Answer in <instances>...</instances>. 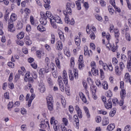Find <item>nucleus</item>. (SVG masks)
Returning a JSON list of instances; mask_svg holds the SVG:
<instances>
[{
  "label": "nucleus",
  "instance_id": "nucleus-44",
  "mask_svg": "<svg viewBox=\"0 0 131 131\" xmlns=\"http://www.w3.org/2000/svg\"><path fill=\"white\" fill-rule=\"evenodd\" d=\"M25 12L26 13V14H27L26 17L28 18V15H29V14H30V9L26 8L25 9Z\"/></svg>",
  "mask_w": 131,
  "mask_h": 131
},
{
  "label": "nucleus",
  "instance_id": "nucleus-31",
  "mask_svg": "<svg viewBox=\"0 0 131 131\" xmlns=\"http://www.w3.org/2000/svg\"><path fill=\"white\" fill-rule=\"evenodd\" d=\"M25 35V34L23 32H20L17 35V38L18 39H22V38H24V36Z\"/></svg>",
  "mask_w": 131,
  "mask_h": 131
},
{
  "label": "nucleus",
  "instance_id": "nucleus-50",
  "mask_svg": "<svg viewBox=\"0 0 131 131\" xmlns=\"http://www.w3.org/2000/svg\"><path fill=\"white\" fill-rule=\"evenodd\" d=\"M112 63L113 65H116L117 63H118V60H117V58L114 57L113 58Z\"/></svg>",
  "mask_w": 131,
  "mask_h": 131
},
{
  "label": "nucleus",
  "instance_id": "nucleus-4",
  "mask_svg": "<svg viewBox=\"0 0 131 131\" xmlns=\"http://www.w3.org/2000/svg\"><path fill=\"white\" fill-rule=\"evenodd\" d=\"M106 38L108 41V43L106 45V48H108L109 50H111L112 52H116V50H117V47H116L114 44L112 45L109 42V40L111 39V35H110L109 34L106 35Z\"/></svg>",
  "mask_w": 131,
  "mask_h": 131
},
{
  "label": "nucleus",
  "instance_id": "nucleus-3",
  "mask_svg": "<svg viewBox=\"0 0 131 131\" xmlns=\"http://www.w3.org/2000/svg\"><path fill=\"white\" fill-rule=\"evenodd\" d=\"M50 23L51 26L54 28V29H57V24L56 23L63 24V21H62V19H61V17H60V16H55L50 20Z\"/></svg>",
  "mask_w": 131,
  "mask_h": 131
},
{
  "label": "nucleus",
  "instance_id": "nucleus-21",
  "mask_svg": "<svg viewBox=\"0 0 131 131\" xmlns=\"http://www.w3.org/2000/svg\"><path fill=\"white\" fill-rule=\"evenodd\" d=\"M73 119L75 121V124L76 126H78L79 125V120L78 119V116L77 115H75L73 117Z\"/></svg>",
  "mask_w": 131,
  "mask_h": 131
},
{
  "label": "nucleus",
  "instance_id": "nucleus-60",
  "mask_svg": "<svg viewBox=\"0 0 131 131\" xmlns=\"http://www.w3.org/2000/svg\"><path fill=\"white\" fill-rule=\"evenodd\" d=\"M96 121L97 123H100V121H102V118L100 116H98L96 118Z\"/></svg>",
  "mask_w": 131,
  "mask_h": 131
},
{
  "label": "nucleus",
  "instance_id": "nucleus-8",
  "mask_svg": "<svg viewBox=\"0 0 131 131\" xmlns=\"http://www.w3.org/2000/svg\"><path fill=\"white\" fill-rule=\"evenodd\" d=\"M24 80L25 81H26V82H27V81H28L29 83H33L34 80H33V78L32 77H30V72H28L25 74Z\"/></svg>",
  "mask_w": 131,
  "mask_h": 131
},
{
  "label": "nucleus",
  "instance_id": "nucleus-26",
  "mask_svg": "<svg viewBox=\"0 0 131 131\" xmlns=\"http://www.w3.org/2000/svg\"><path fill=\"white\" fill-rule=\"evenodd\" d=\"M83 110L84 111L85 113L86 114V116L88 118H90L91 117V114L89 113V108L86 106L83 107Z\"/></svg>",
  "mask_w": 131,
  "mask_h": 131
},
{
  "label": "nucleus",
  "instance_id": "nucleus-19",
  "mask_svg": "<svg viewBox=\"0 0 131 131\" xmlns=\"http://www.w3.org/2000/svg\"><path fill=\"white\" fill-rule=\"evenodd\" d=\"M45 16L47 17V18H48V19H50V20H52V19L53 18L54 16H53V14H52V12L49 11H47L45 14Z\"/></svg>",
  "mask_w": 131,
  "mask_h": 131
},
{
  "label": "nucleus",
  "instance_id": "nucleus-59",
  "mask_svg": "<svg viewBox=\"0 0 131 131\" xmlns=\"http://www.w3.org/2000/svg\"><path fill=\"white\" fill-rule=\"evenodd\" d=\"M30 20L32 25H34V17H33L32 16H31L30 17Z\"/></svg>",
  "mask_w": 131,
  "mask_h": 131
},
{
  "label": "nucleus",
  "instance_id": "nucleus-11",
  "mask_svg": "<svg viewBox=\"0 0 131 131\" xmlns=\"http://www.w3.org/2000/svg\"><path fill=\"white\" fill-rule=\"evenodd\" d=\"M75 110L78 114L79 118H82V112L81 111V109L80 108L79 106L75 105Z\"/></svg>",
  "mask_w": 131,
  "mask_h": 131
},
{
  "label": "nucleus",
  "instance_id": "nucleus-52",
  "mask_svg": "<svg viewBox=\"0 0 131 131\" xmlns=\"http://www.w3.org/2000/svg\"><path fill=\"white\" fill-rule=\"evenodd\" d=\"M91 66L92 69H94L97 68V66L96 65V62H95V61L91 62Z\"/></svg>",
  "mask_w": 131,
  "mask_h": 131
},
{
  "label": "nucleus",
  "instance_id": "nucleus-57",
  "mask_svg": "<svg viewBox=\"0 0 131 131\" xmlns=\"http://www.w3.org/2000/svg\"><path fill=\"white\" fill-rule=\"evenodd\" d=\"M95 82L96 83V85H97V86H98L99 88H101V86H102V84H101V81H100V80H97Z\"/></svg>",
  "mask_w": 131,
  "mask_h": 131
},
{
  "label": "nucleus",
  "instance_id": "nucleus-38",
  "mask_svg": "<svg viewBox=\"0 0 131 131\" xmlns=\"http://www.w3.org/2000/svg\"><path fill=\"white\" fill-rule=\"evenodd\" d=\"M75 42L76 46H77V47H79V46H80V39L79 38H75Z\"/></svg>",
  "mask_w": 131,
  "mask_h": 131
},
{
  "label": "nucleus",
  "instance_id": "nucleus-2",
  "mask_svg": "<svg viewBox=\"0 0 131 131\" xmlns=\"http://www.w3.org/2000/svg\"><path fill=\"white\" fill-rule=\"evenodd\" d=\"M63 81L64 84L63 83ZM57 82H58L60 91L63 93L64 92V84L66 86H68V76L67 75V72L66 70H63L62 72V76H58Z\"/></svg>",
  "mask_w": 131,
  "mask_h": 131
},
{
  "label": "nucleus",
  "instance_id": "nucleus-28",
  "mask_svg": "<svg viewBox=\"0 0 131 131\" xmlns=\"http://www.w3.org/2000/svg\"><path fill=\"white\" fill-rule=\"evenodd\" d=\"M115 128V124H110L107 127V130H113Z\"/></svg>",
  "mask_w": 131,
  "mask_h": 131
},
{
  "label": "nucleus",
  "instance_id": "nucleus-9",
  "mask_svg": "<svg viewBox=\"0 0 131 131\" xmlns=\"http://www.w3.org/2000/svg\"><path fill=\"white\" fill-rule=\"evenodd\" d=\"M128 60L127 63V68L129 72H131V51L129 50L127 52Z\"/></svg>",
  "mask_w": 131,
  "mask_h": 131
},
{
  "label": "nucleus",
  "instance_id": "nucleus-23",
  "mask_svg": "<svg viewBox=\"0 0 131 131\" xmlns=\"http://www.w3.org/2000/svg\"><path fill=\"white\" fill-rule=\"evenodd\" d=\"M47 107L49 111H53L54 110V104L53 102L47 103Z\"/></svg>",
  "mask_w": 131,
  "mask_h": 131
},
{
  "label": "nucleus",
  "instance_id": "nucleus-22",
  "mask_svg": "<svg viewBox=\"0 0 131 131\" xmlns=\"http://www.w3.org/2000/svg\"><path fill=\"white\" fill-rule=\"evenodd\" d=\"M40 127L42 128H43L44 129H50V123H48V124H45L43 122L42 123H41L40 124Z\"/></svg>",
  "mask_w": 131,
  "mask_h": 131
},
{
  "label": "nucleus",
  "instance_id": "nucleus-41",
  "mask_svg": "<svg viewBox=\"0 0 131 131\" xmlns=\"http://www.w3.org/2000/svg\"><path fill=\"white\" fill-rule=\"evenodd\" d=\"M78 65V68L80 70H82V69H83L84 68V64H83V62H79Z\"/></svg>",
  "mask_w": 131,
  "mask_h": 131
},
{
  "label": "nucleus",
  "instance_id": "nucleus-24",
  "mask_svg": "<svg viewBox=\"0 0 131 131\" xmlns=\"http://www.w3.org/2000/svg\"><path fill=\"white\" fill-rule=\"evenodd\" d=\"M102 124L103 126L109 124V119H108V117H105L104 119H103Z\"/></svg>",
  "mask_w": 131,
  "mask_h": 131
},
{
  "label": "nucleus",
  "instance_id": "nucleus-16",
  "mask_svg": "<svg viewBox=\"0 0 131 131\" xmlns=\"http://www.w3.org/2000/svg\"><path fill=\"white\" fill-rule=\"evenodd\" d=\"M84 56H89V57H91L92 55H93V52L92 50H88V47L84 48Z\"/></svg>",
  "mask_w": 131,
  "mask_h": 131
},
{
  "label": "nucleus",
  "instance_id": "nucleus-6",
  "mask_svg": "<svg viewBox=\"0 0 131 131\" xmlns=\"http://www.w3.org/2000/svg\"><path fill=\"white\" fill-rule=\"evenodd\" d=\"M41 18L39 19L40 23L42 25H47L48 23V18L46 16V13L44 12H40Z\"/></svg>",
  "mask_w": 131,
  "mask_h": 131
},
{
  "label": "nucleus",
  "instance_id": "nucleus-1",
  "mask_svg": "<svg viewBox=\"0 0 131 131\" xmlns=\"http://www.w3.org/2000/svg\"><path fill=\"white\" fill-rule=\"evenodd\" d=\"M71 8H75V4L74 3H68L67 4V11H63V14L65 16L64 21L67 24H70L71 25H74V19L73 18L72 19L71 21L68 16V14L70 15L71 14L72 11L71 10Z\"/></svg>",
  "mask_w": 131,
  "mask_h": 131
},
{
  "label": "nucleus",
  "instance_id": "nucleus-49",
  "mask_svg": "<svg viewBox=\"0 0 131 131\" xmlns=\"http://www.w3.org/2000/svg\"><path fill=\"white\" fill-rule=\"evenodd\" d=\"M31 74L34 79H36V78H37V74H36V72H33Z\"/></svg>",
  "mask_w": 131,
  "mask_h": 131
},
{
  "label": "nucleus",
  "instance_id": "nucleus-27",
  "mask_svg": "<svg viewBox=\"0 0 131 131\" xmlns=\"http://www.w3.org/2000/svg\"><path fill=\"white\" fill-rule=\"evenodd\" d=\"M115 37L116 38L117 40L118 41V38H119V35L120 34L119 33V30L118 29L114 30Z\"/></svg>",
  "mask_w": 131,
  "mask_h": 131
},
{
  "label": "nucleus",
  "instance_id": "nucleus-20",
  "mask_svg": "<svg viewBox=\"0 0 131 131\" xmlns=\"http://www.w3.org/2000/svg\"><path fill=\"white\" fill-rule=\"evenodd\" d=\"M122 70L120 68H119V67L118 66H116L115 67V72L116 74L117 75H121V72H122Z\"/></svg>",
  "mask_w": 131,
  "mask_h": 131
},
{
  "label": "nucleus",
  "instance_id": "nucleus-39",
  "mask_svg": "<svg viewBox=\"0 0 131 131\" xmlns=\"http://www.w3.org/2000/svg\"><path fill=\"white\" fill-rule=\"evenodd\" d=\"M102 86L104 90H108V83L106 81L103 82Z\"/></svg>",
  "mask_w": 131,
  "mask_h": 131
},
{
  "label": "nucleus",
  "instance_id": "nucleus-25",
  "mask_svg": "<svg viewBox=\"0 0 131 131\" xmlns=\"http://www.w3.org/2000/svg\"><path fill=\"white\" fill-rule=\"evenodd\" d=\"M37 30L40 31V32H43L44 31H46V28L45 27L42 26L41 25H39L37 27Z\"/></svg>",
  "mask_w": 131,
  "mask_h": 131
},
{
  "label": "nucleus",
  "instance_id": "nucleus-62",
  "mask_svg": "<svg viewBox=\"0 0 131 131\" xmlns=\"http://www.w3.org/2000/svg\"><path fill=\"white\" fill-rule=\"evenodd\" d=\"M124 130L125 131H129L130 130V125H127L125 128H124Z\"/></svg>",
  "mask_w": 131,
  "mask_h": 131
},
{
  "label": "nucleus",
  "instance_id": "nucleus-53",
  "mask_svg": "<svg viewBox=\"0 0 131 131\" xmlns=\"http://www.w3.org/2000/svg\"><path fill=\"white\" fill-rule=\"evenodd\" d=\"M81 2H79L78 1H76V5L77 7L78 10H80L81 9V6H80V3Z\"/></svg>",
  "mask_w": 131,
  "mask_h": 131
},
{
  "label": "nucleus",
  "instance_id": "nucleus-12",
  "mask_svg": "<svg viewBox=\"0 0 131 131\" xmlns=\"http://www.w3.org/2000/svg\"><path fill=\"white\" fill-rule=\"evenodd\" d=\"M38 86V90L40 93H41L42 94L45 93V92H46V85H45V84L43 83H39Z\"/></svg>",
  "mask_w": 131,
  "mask_h": 131
},
{
  "label": "nucleus",
  "instance_id": "nucleus-30",
  "mask_svg": "<svg viewBox=\"0 0 131 131\" xmlns=\"http://www.w3.org/2000/svg\"><path fill=\"white\" fill-rule=\"evenodd\" d=\"M46 100L47 101V103H53L54 102L53 99V96L51 95L47 96Z\"/></svg>",
  "mask_w": 131,
  "mask_h": 131
},
{
  "label": "nucleus",
  "instance_id": "nucleus-14",
  "mask_svg": "<svg viewBox=\"0 0 131 131\" xmlns=\"http://www.w3.org/2000/svg\"><path fill=\"white\" fill-rule=\"evenodd\" d=\"M106 109H111L112 108V101L111 98H110L106 103L104 104Z\"/></svg>",
  "mask_w": 131,
  "mask_h": 131
},
{
  "label": "nucleus",
  "instance_id": "nucleus-51",
  "mask_svg": "<svg viewBox=\"0 0 131 131\" xmlns=\"http://www.w3.org/2000/svg\"><path fill=\"white\" fill-rule=\"evenodd\" d=\"M62 131H67V128L65 127V125L64 124H61L60 126H59Z\"/></svg>",
  "mask_w": 131,
  "mask_h": 131
},
{
  "label": "nucleus",
  "instance_id": "nucleus-32",
  "mask_svg": "<svg viewBox=\"0 0 131 131\" xmlns=\"http://www.w3.org/2000/svg\"><path fill=\"white\" fill-rule=\"evenodd\" d=\"M126 95V91H125V90L123 89H122V90L120 92L121 99H124Z\"/></svg>",
  "mask_w": 131,
  "mask_h": 131
},
{
  "label": "nucleus",
  "instance_id": "nucleus-43",
  "mask_svg": "<svg viewBox=\"0 0 131 131\" xmlns=\"http://www.w3.org/2000/svg\"><path fill=\"white\" fill-rule=\"evenodd\" d=\"M55 63H56V66H57V67L58 68H60V60L59 59V58H55Z\"/></svg>",
  "mask_w": 131,
  "mask_h": 131
},
{
  "label": "nucleus",
  "instance_id": "nucleus-46",
  "mask_svg": "<svg viewBox=\"0 0 131 131\" xmlns=\"http://www.w3.org/2000/svg\"><path fill=\"white\" fill-rule=\"evenodd\" d=\"M64 55H66V56H67L68 57L71 56V54H70V51H69V50H64Z\"/></svg>",
  "mask_w": 131,
  "mask_h": 131
},
{
  "label": "nucleus",
  "instance_id": "nucleus-33",
  "mask_svg": "<svg viewBox=\"0 0 131 131\" xmlns=\"http://www.w3.org/2000/svg\"><path fill=\"white\" fill-rule=\"evenodd\" d=\"M50 41L51 43L52 44L55 43V41H56V38L55 37V35L53 33L51 34Z\"/></svg>",
  "mask_w": 131,
  "mask_h": 131
},
{
  "label": "nucleus",
  "instance_id": "nucleus-64",
  "mask_svg": "<svg viewBox=\"0 0 131 131\" xmlns=\"http://www.w3.org/2000/svg\"><path fill=\"white\" fill-rule=\"evenodd\" d=\"M26 30L28 32L31 31V26L27 25L26 27Z\"/></svg>",
  "mask_w": 131,
  "mask_h": 131
},
{
  "label": "nucleus",
  "instance_id": "nucleus-36",
  "mask_svg": "<svg viewBox=\"0 0 131 131\" xmlns=\"http://www.w3.org/2000/svg\"><path fill=\"white\" fill-rule=\"evenodd\" d=\"M10 15V12H8V10H6V13L4 16L5 21H8L9 19V16Z\"/></svg>",
  "mask_w": 131,
  "mask_h": 131
},
{
  "label": "nucleus",
  "instance_id": "nucleus-48",
  "mask_svg": "<svg viewBox=\"0 0 131 131\" xmlns=\"http://www.w3.org/2000/svg\"><path fill=\"white\" fill-rule=\"evenodd\" d=\"M100 5L101 7H106V2L104 0H100Z\"/></svg>",
  "mask_w": 131,
  "mask_h": 131
},
{
  "label": "nucleus",
  "instance_id": "nucleus-15",
  "mask_svg": "<svg viewBox=\"0 0 131 131\" xmlns=\"http://www.w3.org/2000/svg\"><path fill=\"white\" fill-rule=\"evenodd\" d=\"M56 47L57 51H62L63 50V43H62V41H58L56 44Z\"/></svg>",
  "mask_w": 131,
  "mask_h": 131
},
{
  "label": "nucleus",
  "instance_id": "nucleus-47",
  "mask_svg": "<svg viewBox=\"0 0 131 131\" xmlns=\"http://www.w3.org/2000/svg\"><path fill=\"white\" fill-rule=\"evenodd\" d=\"M62 122H63L64 125L67 126L68 124V119H67L66 118H62Z\"/></svg>",
  "mask_w": 131,
  "mask_h": 131
},
{
  "label": "nucleus",
  "instance_id": "nucleus-7",
  "mask_svg": "<svg viewBox=\"0 0 131 131\" xmlns=\"http://www.w3.org/2000/svg\"><path fill=\"white\" fill-rule=\"evenodd\" d=\"M50 123L53 125V128L55 131H58L59 129V122L58 121L55 120V117H52L50 119Z\"/></svg>",
  "mask_w": 131,
  "mask_h": 131
},
{
  "label": "nucleus",
  "instance_id": "nucleus-56",
  "mask_svg": "<svg viewBox=\"0 0 131 131\" xmlns=\"http://www.w3.org/2000/svg\"><path fill=\"white\" fill-rule=\"evenodd\" d=\"M90 48L93 51L96 50V45L94 43H90Z\"/></svg>",
  "mask_w": 131,
  "mask_h": 131
},
{
  "label": "nucleus",
  "instance_id": "nucleus-35",
  "mask_svg": "<svg viewBox=\"0 0 131 131\" xmlns=\"http://www.w3.org/2000/svg\"><path fill=\"white\" fill-rule=\"evenodd\" d=\"M75 64V62H74V57H72L70 59V67L72 68H73Z\"/></svg>",
  "mask_w": 131,
  "mask_h": 131
},
{
  "label": "nucleus",
  "instance_id": "nucleus-17",
  "mask_svg": "<svg viewBox=\"0 0 131 131\" xmlns=\"http://www.w3.org/2000/svg\"><path fill=\"white\" fill-rule=\"evenodd\" d=\"M8 31L10 32H14L15 31V28H14V25L13 23H9L8 22Z\"/></svg>",
  "mask_w": 131,
  "mask_h": 131
},
{
  "label": "nucleus",
  "instance_id": "nucleus-63",
  "mask_svg": "<svg viewBox=\"0 0 131 131\" xmlns=\"http://www.w3.org/2000/svg\"><path fill=\"white\" fill-rule=\"evenodd\" d=\"M127 5V7L129 9V10H131V4L129 2V1L128 0H126Z\"/></svg>",
  "mask_w": 131,
  "mask_h": 131
},
{
  "label": "nucleus",
  "instance_id": "nucleus-37",
  "mask_svg": "<svg viewBox=\"0 0 131 131\" xmlns=\"http://www.w3.org/2000/svg\"><path fill=\"white\" fill-rule=\"evenodd\" d=\"M116 113V110L114 109L111 110L110 113V116L111 117H113L115 115Z\"/></svg>",
  "mask_w": 131,
  "mask_h": 131
},
{
  "label": "nucleus",
  "instance_id": "nucleus-29",
  "mask_svg": "<svg viewBox=\"0 0 131 131\" xmlns=\"http://www.w3.org/2000/svg\"><path fill=\"white\" fill-rule=\"evenodd\" d=\"M91 71L92 72V74L94 76H97V75H99V70L97 69H92Z\"/></svg>",
  "mask_w": 131,
  "mask_h": 131
},
{
  "label": "nucleus",
  "instance_id": "nucleus-58",
  "mask_svg": "<svg viewBox=\"0 0 131 131\" xmlns=\"http://www.w3.org/2000/svg\"><path fill=\"white\" fill-rule=\"evenodd\" d=\"M8 66L11 68H14L15 64H14V63L10 61L8 63Z\"/></svg>",
  "mask_w": 131,
  "mask_h": 131
},
{
  "label": "nucleus",
  "instance_id": "nucleus-5",
  "mask_svg": "<svg viewBox=\"0 0 131 131\" xmlns=\"http://www.w3.org/2000/svg\"><path fill=\"white\" fill-rule=\"evenodd\" d=\"M73 73L72 72V70H70L69 71V76L70 78V80H71L72 81L74 80V76L75 78H78V70L74 69L73 70Z\"/></svg>",
  "mask_w": 131,
  "mask_h": 131
},
{
  "label": "nucleus",
  "instance_id": "nucleus-34",
  "mask_svg": "<svg viewBox=\"0 0 131 131\" xmlns=\"http://www.w3.org/2000/svg\"><path fill=\"white\" fill-rule=\"evenodd\" d=\"M125 37L126 40H128V41H130L131 38H130V35L129 34V33L126 32L125 33Z\"/></svg>",
  "mask_w": 131,
  "mask_h": 131
},
{
  "label": "nucleus",
  "instance_id": "nucleus-10",
  "mask_svg": "<svg viewBox=\"0 0 131 131\" xmlns=\"http://www.w3.org/2000/svg\"><path fill=\"white\" fill-rule=\"evenodd\" d=\"M55 67H56L55 64H54L53 62H51L50 63V68L51 69L53 76L55 78H57V77H58V73H57V71H55Z\"/></svg>",
  "mask_w": 131,
  "mask_h": 131
},
{
  "label": "nucleus",
  "instance_id": "nucleus-40",
  "mask_svg": "<svg viewBox=\"0 0 131 131\" xmlns=\"http://www.w3.org/2000/svg\"><path fill=\"white\" fill-rule=\"evenodd\" d=\"M43 69L45 73H49V72H50V67H49V65L45 66Z\"/></svg>",
  "mask_w": 131,
  "mask_h": 131
},
{
  "label": "nucleus",
  "instance_id": "nucleus-18",
  "mask_svg": "<svg viewBox=\"0 0 131 131\" xmlns=\"http://www.w3.org/2000/svg\"><path fill=\"white\" fill-rule=\"evenodd\" d=\"M24 25V21L23 20L18 21L16 26L17 29H22Z\"/></svg>",
  "mask_w": 131,
  "mask_h": 131
},
{
  "label": "nucleus",
  "instance_id": "nucleus-42",
  "mask_svg": "<svg viewBox=\"0 0 131 131\" xmlns=\"http://www.w3.org/2000/svg\"><path fill=\"white\" fill-rule=\"evenodd\" d=\"M119 67L120 69H121V71H123V69H124L125 66H124V63H123V62H120L119 63Z\"/></svg>",
  "mask_w": 131,
  "mask_h": 131
},
{
  "label": "nucleus",
  "instance_id": "nucleus-55",
  "mask_svg": "<svg viewBox=\"0 0 131 131\" xmlns=\"http://www.w3.org/2000/svg\"><path fill=\"white\" fill-rule=\"evenodd\" d=\"M59 38H60L61 40H62V41L65 40V36H64V34H63V33L59 34Z\"/></svg>",
  "mask_w": 131,
  "mask_h": 131
},
{
  "label": "nucleus",
  "instance_id": "nucleus-61",
  "mask_svg": "<svg viewBox=\"0 0 131 131\" xmlns=\"http://www.w3.org/2000/svg\"><path fill=\"white\" fill-rule=\"evenodd\" d=\"M45 63H46V65L50 64V58H49V57H46L45 58Z\"/></svg>",
  "mask_w": 131,
  "mask_h": 131
},
{
  "label": "nucleus",
  "instance_id": "nucleus-54",
  "mask_svg": "<svg viewBox=\"0 0 131 131\" xmlns=\"http://www.w3.org/2000/svg\"><path fill=\"white\" fill-rule=\"evenodd\" d=\"M69 111L71 114L73 113V111H74V108L73 107V106L72 105H70L69 106Z\"/></svg>",
  "mask_w": 131,
  "mask_h": 131
},
{
  "label": "nucleus",
  "instance_id": "nucleus-13",
  "mask_svg": "<svg viewBox=\"0 0 131 131\" xmlns=\"http://www.w3.org/2000/svg\"><path fill=\"white\" fill-rule=\"evenodd\" d=\"M17 14L16 13H12L10 15V18L8 20L9 23H13L17 20Z\"/></svg>",
  "mask_w": 131,
  "mask_h": 131
},
{
  "label": "nucleus",
  "instance_id": "nucleus-45",
  "mask_svg": "<svg viewBox=\"0 0 131 131\" xmlns=\"http://www.w3.org/2000/svg\"><path fill=\"white\" fill-rule=\"evenodd\" d=\"M108 11L110 13H111V15H112L114 13V10L113 9V8H112V6H108Z\"/></svg>",
  "mask_w": 131,
  "mask_h": 131
}]
</instances>
